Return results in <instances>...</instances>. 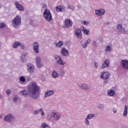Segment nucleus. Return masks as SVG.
<instances>
[{
	"label": "nucleus",
	"mask_w": 128,
	"mask_h": 128,
	"mask_svg": "<svg viewBox=\"0 0 128 128\" xmlns=\"http://www.w3.org/2000/svg\"><path fill=\"white\" fill-rule=\"evenodd\" d=\"M29 96L33 100H36L40 96V87L36 82H30L28 87Z\"/></svg>",
	"instance_id": "f257e3e1"
},
{
	"label": "nucleus",
	"mask_w": 128,
	"mask_h": 128,
	"mask_svg": "<svg viewBox=\"0 0 128 128\" xmlns=\"http://www.w3.org/2000/svg\"><path fill=\"white\" fill-rule=\"evenodd\" d=\"M22 24V18L20 16H17L13 20H12V26L15 28H18Z\"/></svg>",
	"instance_id": "f03ea898"
},
{
	"label": "nucleus",
	"mask_w": 128,
	"mask_h": 128,
	"mask_svg": "<svg viewBox=\"0 0 128 128\" xmlns=\"http://www.w3.org/2000/svg\"><path fill=\"white\" fill-rule=\"evenodd\" d=\"M110 74L106 72H102L100 76V78L104 80V84H108V79L110 78Z\"/></svg>",
	"instance_id": "7ed1b4c3"
},
{
	"label": "nucleus",
	"mask_w": 128,
	"mask_h": 128,
	"mask_svg": "<svg viewBox=\"0 0 128 128\" xmlns=\"http://www.w3.org/2000/svg\"><path fill=\"white\" fill-rule=\"evenodd\" d=\"M44 16L45 20L47 22H50L52 18V13L48 9H46L44 12Z\"/></svg>",
	"instance_id": "20e7f679"
},
{
	"label": "nucleus",
	"mask_w": 128,
	"mask_h": 128,
	"mask_svg": "<svg viewBox=\"0 0 128 128\" xmlns=\"http://www.w3.org/2000/svg\"><path fill=\"white\" fill-rule=\"evenodd\" d=\"M28 72L32 74L34 72V65L32 63H28L26 64Z\"/></svg>",
	"instance_id": "39448f33"
},
{
	"label": "nucleus",
	"mask_w": 128,
	"mask_h": 128,
	"mask_svg": "<svg viewBox=\"0 0 128 128\" xmlns=\"http://www.w3.org/2000/svg\"><path fill=\"white\" fill-rule=\"evenodd\" d=\"M32 50L34 54H40V45L38 42H34L32 44Z\"/></svg>",
	"instance_id": "423d86ee"
},
{
	"label": "nucleus",
	"mask_w": 128,
	"mask_h": 128,
	"mask_svg": "<svg viewBox=\"0 0 128 128\" xmlns=\"http://www.w3.org/2000/svg\"><path fill=\"white\" fill-rule=\"evenodd\" d=\"M78 88L81 90H90L91 86L90 84L82 83L79 84Z\"/></svg>",
	"instance_id": "0eeeda50"
},
{
	"label": "nucleus",
	"mask_w": 128,
	"mask_h": 128,
	"mask_svg": "<svg viewBox=\"0 0 128 128\" xmlns=\"http://www.w3.org/2000/svg\"><path fill=\"white\" fill-rule=\"evenodd\" d=\"M54 58L58 64H60V66H64V64H66V62L62 60L60 56L56 54L54 56Z\"/></svg>",
	"instance_id": "6e6552de"
},
{
	"label": "nucleus",
	"mask_w": 128,
	"mask_h": 128,
	"mask_svg": "<svg viewBox=\"0 0 128 128\" xmlns=\"http://www.w3.org/2000/svg\"><path fill=\"white\" fill-rule=\"evenodd\" d=\"M4 120L5 122H12V120H14V116L12 114H9L4 117Z\"/></svg>",
	"instance_id": "1a4fd4ad"
},
{
	"label": "nucleus",
	"mask_w": 128,
	"mask_h": 128,
	"mask_svg": "<svg viewBox=\"0 0 128 128\" xmlns=\"http://www.w3.org/2000/svg\"><path fill=\"white\" fill-rule=\"evenodd\" d=\"M72 26V21L70 19H66L64 26L66 28H71Z\"/></svg>",
	"instance_id": "9d476101"
},
{
	"label": "nucleus",
	"mask_w": 128,
	"mask_h": 128,
	"mask_svg": "<svg viewBox=\"0 0 128 128\" xmlns=\"http://www.w3.org/2000/svg\"><path fill=\"white\" fill-rule=\"evenodd\" d=\"M121 66L124 70H128V60H124L121 61Z\"/></svg>",
	"instance_id": "9b49d317"
},
{
	"label": "nucleus",
	"mask_w": 128,
	"mask_h": 128,
	"mask_svg": "<svg viewBox=\"0 0 128 128\" xmlns=\"http://www.w3.org/2000/svg\"><path fill=\"white\" fill-rule=\"evenodd\" d=\"M95 12L96 16H104V12H106V11L104 10V9L101 8L98 10H96Z\"/></svg>",
	"instance_id": "f8f14e48"
},
{
	"label": "nucleus",
	"mask_w": 128,
	"mask_h": 128,
	"mask_svg": "<svg viewBox=\"0 0 128 128\" xmlns=\"http://www.w3.org/2000/svg\"><path fill=\"white\" fill-rule=\"evenodd\" d=\"M15 6L18 10H20V12H24V7L22 5L20 4L18 2H16Z\"/></svg>",
	"instance_id": "ddd939ff"
},
{
	"label": "nucleus",
	"mask_w": 128,
	"mask_h": 128,
	"mask_svg": "<svg viewBox=\"0 0 128 128\" xmlns=\"http://www.w3.org/2000/svg\"><path fill=\"white\" fill-rule=\"evenodd\" d=\"M52 118L54 120H60V114L58 112H54L52 114Z\"/></svg>",
	"instance_id": "4468645a"
},
{
	"label": "nucleus",
	"mask_w": 128,
	"mask_h": 128,
	"mask_svg": "<svg viewBox=\"0 0 128 128\" xmlns=\"http://www.w3.org/2000/svg\"><path fill=\"white\" fill-rule=\"evenodd\" d=\"M117 28L120 32H121L122 34H125V32H126V29L124 27H122V25L119 24L117 26Z\"/></svg>",
	"instance_id": "2eb2a0df"
},
{
	"label": "nucleus",
	"mask_w": 128,
	"mask_h": 128,
	"mask_svg": "<svg viewBox=\"0 0 128 128\" xmlns=\"http://www.w3.org/2000/svg\"><path fill=\"white\" fill-rule=\"evenodd\" d=\"M61 54L62 56H68V54H70L68 50L64 48H63L61 50Z\"/></svg>",
	"instance_id": "dca6fc26"
},
{
	"label": "nucleus",
	"mask_w": 128,
	"mask_h": 128,
	"mask_svg": "<svg viewBox=\"0 0 128 128\" xmlns=\"http://www.w3.org/2000/svg\"><path fill=\"white\" fill-rule=\"evenodd\" d=\"M110 64V60L108 59H106L104 60V62L102 64V68H108Z\"/></svg>",
	"instance_id": "f3484780"
},
{
	"label": "nucleus",
	"mask_w": 128,
	"mask_h": 128,
	"mask_svg": "<svg viewBox=\"0 0 128 128\" xmlns=\"http://www.w3.org/2000/svg\"><path fill=\"white\" fill-rule=\"evenodd\" d=\"M54 94V92L52 90H48L45 93H44V98H48V96H52Z\"/></svg>",
	"instance_id": "a211bd4d"
},
{
	"label": "nucleus",
	"mask_w": 128,
	"mask_h": 128,
	"mask_svg": "<svg viewBox=\"0 0 128 128\" xmlns=\"http://www.w3.org/2000/svg\"><path fill=\"white\" fill-rule=\"evenodd\" d=\"M75 34L78 38H82V31L80 28H76L75 30Z\"/></svg>",
	"instance_id": "6ab92c4d"
},
{
	"label": "nucleus",
	"mask_w": 128,
	"mask_h": 128,
	"mask_svg": "<svg viewBox=\"0 0 128 128\" xmlns=\"http://www.w3.org/2000/svg\"><path fill=\"white\" fill-rule=\"evenodd\" d=\"M66 10V7L64 6H58L56 7V12H64Z\"/></svg>",
	"instance_id": "aec40b11"
},
{
	"label": "nucleus",
	"mask_w": 128,
	"mask_h": 128,
	"mask_svg": "<svg viewBox=\"0 0 128 128\" xmlns=\"http://www.w3.org/2000/svg\"><path fill=\"white\" fill-rule=\"evenodd\" d=\"M107 94L108 96H114L116 94V91L112 90H108L107 91Z\"/></svg>",
	"instance_id": "412c9836"
},
{
	"label": "nucleus",
	"mask_w": 128,
	"mask_h": 128,
	"mask_svg": "<svg viewBox=\"0 0 128 128\" xmlns=\"http://www.w3.org/2000/svg\"><path fill=\"white\" fill-rule=\"evenodd\" d=\"M81 30L84 32V34H86V36L90 34V30H86L84 26H81Z\"/></svg>",
	"instance_id": "4be33fe9"
},
{
	"label": "nucleus",
	"mask_w": 128,
	"mask_h": 128,
	"mask_svg": "<svg viewBox=\"0 0 128 128\" xmlns=\"http://www.w3.org/2000/svg\"><path fill=\"white\" fill-rule=\"evenodd\" d=\"M22 46L20 42H15L12 45V46L14 48H18V46Z\"/></svg>",
	"instance_id": "5701e85b"
},
{
	"label": "nucleus",
	"mask_w": 128,
	"mask_h": 128,
	"mask_svg": "<svg viewBox=\"0 0 128 128\" xmlns=\"http://www.w3.org/2000/svg\"><path fill=\"white\" fill-rule=\"evenodd\" d=\"M20 94H21V96H26L28 95V90H24L22 91H20Z\"/></svg>",
	"instance_id": "b1692460"
},
{
	"label": "nucleus",
	"mask_w": 128,
	"mask_h": 128,
	"mask_svg": "<svg viewBox=\"0 0 128 128\" xmlns=\"http://www.w3.org/2000/svg\"><path fill=\"white\" fill-rule=\"evenodd\" d=\"M128 106L127 105H125L124 113H123L124 116H128Z\"/></svg>",
	"instance_id": "393cba45"
},
{
	"label": "nucleus",
	"mask_w": 128,
	"mask_h": 128,
	"mask_svg": "<svg viewBox=\"0 0 128 128\" xmlns=\"http://www.w3.org/2000/svg\"><path fill=\"white\" fill-rule=\"evenodd\" d=\"M56 48H62L64 46V42L62 41H59L58 43H55Z\"/></svg>",
	"instance_id": "a878e982"
},
{
	"label": "nucleus",
	"mask_w": 128,
	"mask_h": 128,
	"mask_svg": "<svg viewBox=\"0 0 128 128\" xmlns=\"http://www.w3.org/2000/svg\"><path fill=\"white\" fill-rule=\"evenodd\" d=\"M60 76L61 78H64L66 76V70L63 69H61L60 72Z\"/></svg>",
	"instance_id": "bb28decb"
},
{
	"label": "nucleus",
	"mask_w": 128,
	"mask_h": 128,
	"mask_svg": "<svg viewBox=\"0 0 128 128\" xmlns=\"http://www.w3.org/2000/svg\"><path fill=\"white\" fill-rule=\"evenodd\" d=\"M52 76L54 78H58V72L54 70L52 72Z\"/></svg>",
	"instance_id": "cd10ccee"
},
{
	"label": "nucleus",
	"mask_w": 128,
	"mask_h": 128,
	"mask_svg": "<svg viewBox=\"0 0 128 128\" xmlns=\"http://www.w3.org/2000/svg\"><path fill=\"white\" fill-rule=\"evenodd\" d=\"M40 128H50V125H48V124L44 122L42 123V124H41Z\"/></svg>",
	"instance_id": "c85d7f7f"
},
{
	"label": "nucleus",
	"mask_w": 128,
	"mask_h": 128,
	"mask_svg": "<svg viewBox=\"0 0 128 128\" xmlns=\"http://www.w3.org/2000/svg\"><path fill=\"white\" fill-rule=\"evenodd\" d=\"M112 46L108 45L106 46L105 50L106 51V52H112Z\"/></svg>",
	"instance_id": "c756f323"
},
{
	"label": "nucleus",
	"mask_w": 128,
	"mask_h": 128,
	"mask_svg": "<svg viewBox=\"0 0 128 128\" xmlns=\"http://www.w3.org/2000/svg\"><path fill=\"white\" fill-rule=\"evenodd\" d=\"M95 115L94 114H88L86 117V118L88 120H92V118H94Z\"/></svg>",
	"instance_id": "7c9ffc66"
},
{
	"label": "nucleus",
	"mask_w": 128,
	"mask_h": 128,
	"mask_svg": "<svg viewBox=\"0 0 128 128\" xmlns=\"http://www.w3.org/2000/svg\"><path fill=\"white\" fill-rule=\"evenodd\" d=\"M20 60L22 62H26V56L24 54L20 56Z\"/></svg>",
	"instance_id": "2f4dec72"
},
{
	"label": "nucleus",
	"mask_w": 128,
	"mask_h": 128,
	"mask_svg": "<svg viewBox=\"0 0 128 128\" xmlns=\"http://www.w3.org/2000/svg\"><path fill=\"white\" fill-rule=\"evenodd\" d=\"M84 124L86 126H90V120L86 118L84 119Z\"/></svg>",
	"instance_id": "473e14b6"
},
{
	"label": "nucleus",
	"mask_w": 128,
	"mask_h": 128,
	"mask_svg": "<svg viewBox=\"0 0 128 128\" xmlns=\"http://www.w3.org/2000/svg\"><path fill=\"white\" fill-rule=\"evenodd\" d=\"M42 62V58L40 56H36V62L37 64L38 62Z\"/></svg>",
	"instance_id": "72a5a7b5"
},
{
	"label": "nucleus",
	"mask_w": 128,
	"mask_h": 128,
	"mask_svg": "<svg viewBox=\"0 0 128 128\" xmlns=\"http://www.w3.org/2000/svg\"><path fill=\"white\" fill-rule=\"evenodd\" d=\"M37 68H42L44 66V64L42 63V62H38V63H36Z\"/></svg>",
	"instance_id": "f704fd0d"
},
{
	"label": "nucleus",
	"mask_w": 128,
	"mask_h": 128,
	"mask_svg": "<svg viewBox=\"0 0 128 128\" xmlns=\"http://www.w3.org/2000/svg\"><path fill=\"white\" fill-rule=\"evenodd\" d=\"M20 80L22 82H26V78H24V76H20Z\"/></svg>",
	"instance_id": "c9c22d12"
},
{
	"label": "nucleus",
	"mask_w": 128,
	"mask_h": 128,
	"mask_svg": "<svg viewBox=\"0 0 128 128\" xmlns=\"http://www.w3.org/2000/svg\"><path fill=\"white\" fill-rule=\"evenodd\" d=\"M98 108H100L101 110H102V108H104V105L102 104H100L98 106Z\"/></svg>",
	"instance_id": "e433bc0d"
},
{
	"label": "nucleus",
	"mask_w": 128,
	"mask_h": 128,
	"mask_svg": "<svg viewBox=\"0 0 128 128\" xmlns=\"http://www.w3.org/2000/svg\"><path fill=\"white\" fill-rule=\"evenodd\" d=\"M41 112V116H44V110H42V108H40L39 110V112Z\"/></svg>",
	"instance_id": "4c0bfd02"
},
{
	"label": "nucleus",
	"mask_w": 128,
	"mask_h": 128,
	"mask_svg": "<svg viewBox=\"0 0 128 128\" xmlns=\"http://www.w3.org/2000/svg\"><path fill=\"white\" fill-rule=\"evenodd\" d=\"M40 114V110H36L33 112V114L34 116H36V114Z\"/></svg>",
	"instance_id": "58836bf2"
},
{
	"label": "nucleus",
	"mask_w": 128,
	"mask_h": 128,
	"mask_svg": "<svg viewBox=\"0 0 128 128\" xmlns=\"http://www.w3.org/2000/svg\"><path fill=\"white\" fill-rule=\"evenodd\" d=\"M82 46L83 48H86V47L88 46V44L84 42V43H83Z\"/></svg>",
	"instance_id": "ea45409f"
},
{
	"label": "nucleus",
	"mask_w": 128,
	"mask_h": 128,
	"mask_svg": "<svg viewBox=\"0 0 128 128\" xmlns=\"http://www.w3.org/2000/svg\"><path fill=\"white\" fill-rule=\"evenodd\" d=\"M52 115H48L47 116V119L48 120H49V122H52Z\"/></svg>",
	"instance_id": "a19ab883"
},
{
	"label": "nucleus",
	"mask_w": 128,
	"mask_h": 128,
	"mask_svg": "<svg viewBox=\"0 0 128 128\" xmlns=\"http://www.w3.org/2000/svg\"><path fill=\"white\" fill-rule=\"evenodd\" d=\"M6 28V24H4V23H0V28Z\"/></svg>",
	"instance_id": "79ce46f5"
},
{
	"label": "nucleus",
	"mask_w": 128,
	"mask_h": 128,
	"mask_svg": "<svg viewBox=\"0 0 128 128\" xmlns=\"http://www.w3.org/2000/svg\"><path fill=\"white\" fill-rule=\"evenodd\" d=\"M26 80L28 82H30V80H32V77L30 76H26Z\"/></svg>",
	"instance_id": "37998d69"
},
{
	"label": "nucleus",
	"mask_w": 128,
	"mask_h": 128,
	"mask_svg": "<svg viewBox=\"0 0 128 128\" xmlns=\"http://www.w3.org/2000/svg\"><path fill=\"white\" fill-rule=\"evenodd\" d=\"M10 94H12V90H6V94L8 96H10Z\"/></svg>",
	"instance_id": "c03bdc74"
},
{
	"label": "nucleus",
	"mask_w": 128,
	"mask_h": 128,
	"mask_svg": "<svg viewBox=\"0 0 128 128\" xmlns=\"http://www.w3.org/2000/svg\"><path fill=\"white\" fill-rule=\"evenodd\" d=\"M68 8H70V10H74L75 8L74 6H68Z\"/></svg>",
	"instance_id": "a18cd8bd"
},
{
	"label": "nucleus",
	"mask_w": 128,
	"mask_h": 128,
	"mask_svg": "<svg viewBox=\"0 0 128 128\" xmlns=\"http://www.w3.org/2000/svg\"><path fill=\"white\" fill-rule=\"evenodd\" d=\"M94 66L96 68H98V62H94Z\"/></svg>",
	"instance_id": "49530a36"
},
{
	"label": "nucleus",
	"mask_w": 128,
	"mask_h": 128,
	"mask_svg": "<svg viewBox=\"0 0 128 128\" xmlns=\"http://www.w3.org/2000/svg\"><path fill=\"white\" fill-rule=\"evenodd\" d=\"M122 102H126V98L124 97L123 98H122Z\"/></svg>",
	"instance_id": "de8ad7c7"
},
{
	"label": "nucleus",
	"mask_w": 128,
	"mask_h": 128,
	"mask_svg": "<svg viewBox=\"0 0 128 128\" xmlns=\"http://www.w3.org/2000/svg\"><path fill=\"white\" fill-rule=\"evenodd\" d=\"M12 101L14 102H18V98L15 97V98H13Z\"/></svg>",
	"instance_id": "09e8293b"
},
{
	"label": "nucleus",
	"mask_w": 128,
	"mask_h": 128,
	"mask_svg": "<svg viewBox=\"0 0 128 128\" xmlns=\"http://www.w3.org/2000/svg\"><path fill=\"white\" fill-rule=\"evenodd\" d=\"M85 42H86V44H90V42H92V40H87L85 41Z\"/></svg>",
	"instance_id": "8fccbe9b"
},
{
	"label": "nucleus",
	"mask_w": 128,
	"mask_h": 128,
	"mask_svg": "<svg viewBox=\"0 0 128 128\" xmlns=\"http://www.w3.org/2000/svg\"><path fill=\"white\" fill-rule=\"evenodd\" d=\"M20 46H21L22 50H24L26 48V46L24 44H21Z\"/></svg>",
	"instance_id": "3c124183"
},
{
	"label": "nucleus",
	"mask_w": 128,
	"mask_h": 128,
	"mask_svg": "<svg viewBox=\"0 0 128 128\" xmlns=\"http://www.w3.org/2000/svg\"><path fill=\"white\" fill-rule=\"evenodd\" d=\"M93 44L95 46H98V42H96V41H94L93 42Z\"/></svg>",
	"instance_id": "603ef678"
},
{
	"label": "nucleus",
	"mask_w": 128,
	"mask_h": 128,
	"mask_svg": "<svg viewBox=\"0 0 128 128\" xmlns=\"http://www.w3.org/2000/svg\"><path fill=\"white\" fill-rule=\"evenodd\" d=\"M112 111H113V112H114V114H116V112H118V110L115 108H114L112 109Z\"/></svg>",
	"instance_id": "864d4df0"
},
{
	"label": "nucleus",
	"mask_w": 128,
	"mask_h": 128,
	"mask_svg": "<svg viewBox=\"0 0 128 128\" xmlns=\"http://www.w3.org/2000/svg\"><path fill=\"white\" fill-rule=\"evenodd\" d=\"M88 22L86 21H84L83 22V24H84L85 26H87L88 24Z\"/></svg>",
	"instance_id": "5fc2aeb1"
},
{
	"label": "nucleus",
	"mask_w": 128,
	"mask_h": 128,
	"mask_svg": "<svg viewBox=\"0 0 128 128\" xmlns=\"http://www.w3.org/2000/svg\"><path fill=\"white\" fill-rule=\"evenodd\" d=\"M46 8V4H43L42 6V8Z\"/></svg>",
	"instance_id": "6e6d98bb"
},
{
	"label": "nucleus",
	"mask_w": 128,
	"mask_h": 128,
	"mask_svg": "<svg viewBox=\"0 0 128 128\" xmlns=\"http://www.w3.org/2000/svg\"><path fill=\"white\" fill-rule=\"evenodd\" d=\"M0 98L2 99V95L0 94Z\"/></svg>",
	"instance_id": "4d7b16f0"
},
{
	"label": "nucleus",
	"mask_w": 128,
	"mask_h": 128,
	"mask_svg": "<svg viewBox=\"0 0 128 128\" xmlns=\"http://www.w3.org/2000/svg\"><path fill=\"white\" fill-rule=\"evenodd\" d=\"M2 118V115H0V118Z\"/></svg>",
	"instance_id": "13d9d810"
}]
</instances>
